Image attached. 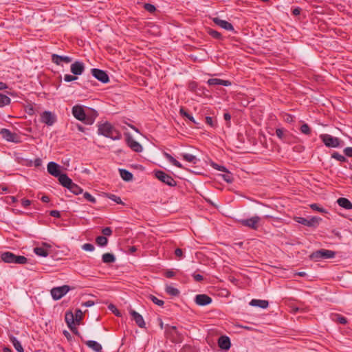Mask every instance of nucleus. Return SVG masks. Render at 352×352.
Wrapping results in <instances>:
<instances>
[{"label":"nucleus","instance_id":"obj_26","mask_svg":"<svg viewBox=\"0 0 352 352\" xmlns=\"http://www.w3.org/2000/svg\"><path fill=\"white\" fill-rule=\"evenodd\" d=\"M119 173L121 178L125 182H130L133 179V174L124 168H120Z\"/></svg>","mask_w":352,"mask_h":352},{"label":"nucleus","instance_id":"obj_35","mask_svg":"<svg viewBox=\"0 0 352 352\" xmlns=\"http://www.w3.org/2000/svg\"><path fill=\"white\" fill-rule=\"evenodd\" d=\"M224 174L220 175V176L223 178V179L228 184H230L233 182L234 178L232 174L229 172L228 170L227 171H224Z\"/></svg>","mask_w":352,"mask_h":352},{"label":"nucleus","instance_id":"obj_44","mask_svg":"<svg viewBox=\"0 0 352 352\" xmlns=\"http://www.w3.org/2000/svg\"><path fill=\"white\" fill-rule=\"evenodd\" d=\"M183 158L188 162L195 163L196 157L190 153H185L183 155Z\"/></svg>","mask_w":352,"mask_h":352},{"label":"nucleus","instance_id":"obj_37","mask_svg":"<svg viewBox=\"0 0 352 352\" xmlns=\"http://www.w3.org/2000/svg\"><path fill=\"white\" fill-rule=\"evenodd\" d=\"M205 122L207 125L210 126L212 128H216L217 126V122L216 119L210 116H206L205 118Z\"/></svg>","mask_w":352,"mask_h":352},{"label":"nucleus","instance_id":"obj_54","mask_svg":"<svg viewBox=\"0 0 352 352\" xmlns=\"http://www.w3.org/2000/svg\"><path fill=\"white\" fill-rule=\"evenodd\" d=\"M175 255L178 259H182L183 258V252L180 248H177L175 250Z\"/></svg>","mask_w":352,"mask_h":352},{"label":"nucleus","instance_id":"obj_38","mask_svg":"<svg viewBox=\"0 0 352 352\" xmlns=\"http://www.w3.org/2000/svg\"><path fill=\"white\" fill-rule=\"evenodd\" d=\"M180 113L181 115H182L183 116L186 117V118H188L190 121H191L192 122L196 124V121L194 118V117L192 116V113H190V112L186 111L184 109L182 108L180 109Z\"/></svg>","mask_w":352,"mask_h":352},{"label":"nucleus","instance_id":"obj_60","mask_svg":"<svg viewBox=\"0 0 352 352\" xmlns=\"http://www.w3.org/2000/svg\"><path fill=\"white\" fill-rule=\"evenodd\" d=\"M31 204V201L29 199H23L21 200V205L24 208L28 207Z\"/></svg>","mask_w":352,"mask_h":352},{"label":"nucleus","instance_id":"obj_41","mask_svg":"<svg viewBox=\"0 0 352 352\" xmlns=\"http://www.w3.org/2000/svg\"><path fill=\"white\" fill-rule=\"evenodd\" d=\"M331 157L341 162H345L347 161V159L344 155L336 151L332 153Z\"/></svg>","mask_w":352,"mask_h":352},{"label":"nucleus","instance_id":"obj_58","mask_svg":"<svg viewBox=\"0 0 352 352\" xmlns=\"http://www.w3.org/2000/svg\"><path fill=\"white\" fill-rule=\"evenodd\" d=\"M32 164L35 167H39L42 165V160L41 158H36L32 162Z\"/></svg>","mask_w":352,"mask_h":352},{"label":"nucleus","instance_id":"obj_27","mask_svg":"<svg viewBox=\"0 0 352 352\" xmlns=\"http://www.w3.org/2000/svg\"><path fill=\"white\" fill-rule=\"evenodd\" d=\"M86 345L96 352H100L102 349L101 344L95 340L87 341Z\"/></svg>","mask_w":352,"mask_h":352},{"label":"nucleus","instance_id":"obj_13","mask_svg":"<svg viewBox=\"0 0 352 352\" xmlns=\"http://www.w3.org/2000/svg\"><path fill=\"white\" fill-rule=\"evenodd\" d=\"M65 322L67 323L69 329L76 335L79 336V331L78 329L74 326V316L72 311H67L65 316Z\"/></svg>","mask_w":352,"mask_h":352},{"label":"nucleus","instance_id":"obj_18","mask_svg":"<svg viewBox=\"0 0 352 352\" xmlns=\"http://www.w3.org/2000/svg\"><path fill=\"white\" fill-rule=\"evenodd\" d=\"M52 61L57 65H60L62 62H65V63H71L72 61V58L67 56H60L56 54H53L52 55Z\"/></svg>","mask_w":352,"mask_h":352},{"label":"nucleus","instance_id":"obj_33","mask_svg":"<svg viewBox=\"0 0 352 352\" xmlns=\"http://www.w3.org/2000/svg\"><path fill=\"white\" fill-rule=\"evenodd\" d=\"M96 243L98 246L105 247L108 243V239L104 236H98L96 238Z\"/></svg>","mask_w":352,"mask_h":352},{"label":"nucleus","instance_id":"obj_53","mask_svg":"<svg viewBox=\"0 0 352 352\" xmlns=\"http://www.w3.org/2000/svg\"><path fill=\"white\" fill-rule=\"evenodd\" d=\"M103 236H111L112 234V230L110 227H105L102 230Z\"/></svg>","mask_w":352,"mask_h":352},{"label":"nucleus","instance_id":"obj_23","mask_svg":"<svg viewBox=\"0 0 352 352\" xmlns=\"http://www.w3.org/2000/svg\"><path fill=\"white\" fill-rule=\"evenodd\" d=\"M249 304L250 306L258 307L262 309H266L269 306V302L267 300L260 299H252Z\"/></svg>","mask_w":352,"mask_h":352},{"label":"nucleus","instance_id":"obj_3","mask_svg":"<svg viewBox=\"0 0 352 352\" xmlns=\"http://www.w3.org/2000/svg\"><path fill=\"white\" fill-rule=\"evenodd\" d=\"M261 218L257 215L253 216L249 219H243L238 220V222L243 226L249 228L254 230H257L260 226Z\"/></svg>","mask_w":352,"mask_h":352},{"label":"nucleus","instance_id":"obj_16","mask_svg":"<svg viewBox=\"0 0 352 352\" xmlns=\"http://www.w3.org/2000/svg\"><path fill=\"white\" fill-rule=\"evenodd\" d=\"M126 144L135 152L140 153L143 150L142 146L131 135L127 136Z\"/></svg>","mask_w":352,"mask_h":352},{"label":"nucleus","instance_id":"obj_42","mask_svg":"<svg viewBox=\"0 0 352 352\" xmlns=\"http://www.w3.org/2000/svg\"><path fill=\"white\" fill-rule=\"evenodd\" d=\"M74 316V322L76 321L78 324L80 323V322L82 319L83 313L80 309H76Z\"/></svg>","mask_w":352,"mask_h":352},{"label":"nucleus","instance_id":"obj_17","mask_svg":"<svg viewBox=\"0 0 352 352\" xmlns=\"http://www.w3.org/2000/svg\"><path fill=\"white\" fill-rule=\"evenodd\" d=\"M60 168V166L54 162H49L47 166L48 173L56 177H58L61 174Z\"/></svg>","mask_w":352,"mask_h":352},{"label":"nucleus","instance_id":"obj_63","mask_svg":"<svg viewBox=\"0 0 352 352\" xmlns=\"http://www.w3.org/2000/svg\"><path fill=\"white\" fill-rule=\"evenodd\" d=\"M301 10H302V9L300 8H299V7L294 8L292 10V14L294 16H298V15H299L300 14Z\"/></svg>","mask_w":352,"mask_h":352},{"label":"nucleus","instance_id":"obj_7","mask_svg":"<svg viewBox=\"0 0 352 352\" xmlns=\"http://www.w3.org/2000/svg\"><path fill=\"white\" fill-rule=\"evenodd\" d=\"M70 289L71 288L69 285H64L52 288L50 293L52 298L58 300L63 297Z\"/></svg>","mask_w":352,"mask_h":352},{"label":"nucleus","instance_id":"obj_47","mask_svg":"<svg viewBox=\"0 0 352 352\" xmlns=\"http://www.w3.org/2000/svg\"><path fill=\"white\" fill-rule=\"evenodd\" d=\"M210 165L216 170H220L222 172L227 171V168L225 166L219 165V164L213 162L212 161H210Z\"/></svg>","mask_w":352,"mask_h":352},{"label":"nucleus","instance_id":"obj_2","mask_svg":"<svg viewBox=\"0 0 352 352\" xmlns=\"http://www.w3.org/2000/svg\"><path fill=\"white\" fill-rule=\"evenodd\" d=\"M0 259L2 262L8 264H26L28 259L21 255H17L11 252H0Z\"/></svg>","mask_w":352,"mask_h":352},{"label":"nucleus","instance_id":"obj_28","mask_svg":"<svg viewBox=\"0 0 352 352\" xmlns=\"http://www.w3.org/2000/svg\"><path fill=\"white\" fill-rule=\"evenodd\" d=\"M10 340L12 342L13 346L18 352H24L23 347L21 345V342L14 336H12L10 337Z\"/></svg>","mask_w":352,"mask_h":352},{"label":"nucleus","instance_id":"obj_46","mask_svg":"<svg viewBox=\"0 0 352 352\" xmlns=\"http://www.w3.org/2000/svg\"><path fill=\"white\" fill-rule=\"evenodd\" d=\"M83 197L84 198L87 200L88 201L91 202V203H93V204H95L96 202V199L95 197H94L90 193H89L88 192H85L84 194H83Z\"/></svg>","mask_w":352,"mask_h":352},{"label":"nucleus","instance_id":"obj_29","mask_svg":"<svg viewBox=\"0 0 352 352\" xmlns=\"http://www.w3.org/2000/svg\"><path fill=\"white\" fill-rule=\"evenodd\" d=\"M212 298L206 294H199V306H206L212 302Z\"/></svg>","mask_w":352,"mask_h":352},{"label":"nucleus","instance_id":"obj_43","mask_svg":"<svg viewBox=\"0 0 352 352\" xmlns=\"http://www.w3.org/2000/svg\"><path fill=\"white\" fill-rule=\"evenodd\" d=\"M300 130L301 133H302L303 134L307 135H309L311 133V128L309 127V126L307 124H303L300 126Z\"/></svg>","mask_w":352,"mask_h":352},{"label":"nucleus","instance_id":"obj_14","mask_svg":"<svg viewBox=\"0 0 352 352\" xmlns=\"http://www.w3.org/2000/svg\"><path fill=\"white\" fill-rule=\"evenodd\" d=\"M85 69V63L80 60H76L70 66L71 72L76 76L82 74Z\"/></svg>","mask_w":352,"mask_h":352},{"label":"nucleus","instance_id":"obj_10","mask_svg":"<svg viewBox=\"0 0 352 352\" xmlns=\"http://www.w3.org/2000/svg\"><path fill=\"white\" fill-rule=\"evenodd\" d=\"M91 74L96 79L103 84L108 83L110 80L107 73L102 69L93 68L91 69Z\"/></svg>","mask_w":352,"mask_h":352},{"label":"nucleus","instance_id":"obj_57","mask_svg":"<svg viewBox=\"0 0 352 352\" xmlns=\"http://www.w3.org/2000/svg\"><path fill=\"white\" fill-rule=\"evenodd\" d=\"M50 214L53 217H56V218H59L60 217V211L58 210H51L50 212Z\"/></svg>","mask_w":352,"mask_h":352},{"label":"nucleus","instance_id":"obj_9","mask_svg":"<svg viewBox=\"0 0 352 352\" xmlns=\"http://www.w3.org/2000/svg\"><path fill=\"white\" fill-rule=\"evenodd\" d=\"M295 221L300 224L308 227H316L322 220L320 217H313L311 219H306L301 217H295Z\"/></svg>","mask_w":352,"mask_h":352},{"label":"nucleus","instance_id":"obj_62","mask_svg":"<svg viewBox=\"0 0 352 352\" xmlns=\"http://www.w3.org/2000/svg\"><path fill=\"white\" fill-rule=\"evenodd\" d=\"M109 309L111 310L116 316H120L119 311L116 309V307L113 305H110L109 306Z\"/></svg>","mask_w":352,"mask_h":352},{"label":"nucleus","instance_id":"obj_39","mask_svg":"<svg viewBox=\"0 0 352 352\" xmlns=\"http://www.w3.org/2000/svg\"><path fill=\"white\" fill-rule=\"evenodd\" d=\"M148 298L151 300L154 304L162 307L164 304V300L157 298L156 296L151 294L148 296Z\"/></svg>","mask_w":352,"mask_h":352},{"label":"nucleus","instance_id":"obj_48","mask_svg":"<svg viewBox=\"0 0 352 352\" xmlns=\"http://www.w3.org/2000/svg\"><path fill=\"white\" fill-rule=\"evenodd\" d=\"M144 8L150 13H153L155 11V6L151 3H144Z\"/></svg>","mask_w":352,"mask_h":352},{"label":"nucleus","instance_id":"obj_51","mask_svg":"<svg viewBox=\"0 0 352 352\" xmlns=\"http://www.w3.org/2000/svg\"><path fill=\"white\" fill-rule=\"evenodd\" d=\"M78 79V77L75 75L65 74L64 76V80L67 82H69Z\"/></svg>","mask_w":352,"mask_h":352},{"label":"nucleus","instance_id":"obj_55","mask_svg":"<svg viewBox=\"0 0 352 352\" xmlns=\"http://www.w3.org/2000/svg\"><path fill=\"white\" fill-rule=\"evenodd\" d=\"M164 156L170 163L172 164L174 163L175 159L171 155L165 152L164 153Z\"/></svg>","mask_w":352,"mask_h":352},{"label":"nucleus","instance_id":"obj_32","mask_svg":"<svg viewBox=\"0 0 352 352\" xmlns=\"http://www.w3.org/2000/svg\"><path fill=\"white\" fill-rule=\"evenodd\" d=\"M166 292L172 296H177L179 294V291L177 288L173 287L171 285H166L165 288Z\"/></svg>","mask_w":352,"mask_h":352},{"label":"nucleus","instance_id":"obj_12","mask_svg":"<svg viewBox=\"0 0 352 352\" xmlns=\"http://www.w3.org/2000/svg\"><path fill=\"white\" fill-rule=\"evenodd\" d=\"M0 135L1 137L8 142L17 143L19 142V135L15 133L11 132L9 129H1L0 130Z\"/></svg>","mask_w":352,"mask_h":352},{"label":"nucleus","instance_id":"obj_8","mask_svg":"<svg viewBox=\"0 0 352 352\" xmlns=\"http://www.w3.org/2000/svg\"><path fill=\"white\" fill-rule=\"evenodd\" d=\"M155 176L162 182L167 184L169 186H176V182L174 179L169 175L166 174L165 172L158 170L154 171Z\"/></svg>","mask_w":352,"mask_h":352},{"label":"nucleus","instance_id":"obj_22","mask_svg":"<svg viewBox=\"0 0 352 352\" xmlns=\"http://www.w3.org/2000/svg\"><path fill=\"white\" fill-rule=\"evenodd\" d=\"M58 178L60 184L65 188H69L73 183L72 180L65 173H61Z\"/></svg>","mask_w":352,"mask_h":352},{"label":"nucleus","instance_id":"obj_24","mask_svg":"<svg viewBox=\"0 0 352 352\" xmlns=\"http://www.w3.org/2000/svg\"><path fill=\"white\" fill-rule=\"evenodd\" d=\"M337 203L340 207L346 210L352 209V203L346 198L340 197L337 199Z\"/></svg>","mask_w":352,"mask_h":352},{"label":"nucleus","instance_id":"obj_31","mask_svg":"<svg viewBox=\"0 0 352 352\" xmlns=\"http://www.w3.org/2000/svg\"><path fill=\"white\" fill-rule=\"evenodd\" d=\"M207 33L211 36L213 38L217 39V40H222L223 36L221 34L214 30H212L210 28H208L206 29Z\"/></svg>","mask_w":352,"mask_h":352},{"label":"nucleus","instance_id":"obj_50","mask_svg":"<svg viewBox=\"0 0 352 352\" xmlns=\"http://www.w3.org/2000/svg\"><path fill=\"white\" fill-rule=\"evenodd\" d=\"M336 318L334 320H336L340 324H346L348 322L347 319L341 315H338V314L336 315Z\"/></svg>","mask_w":352,"mask_h":352},{"label":"nucleus","instance_id":"obj_64","mask_svg":"<svg viewBox=\"0 0 352 352\" xmlns=\"http://www.w3.org/2000/svg\"><path fill=\"white\" fill-rule=\"evenodd\" d=\"M294 116L289 114H286L285 116V120L289 123L294 122Z\"/></svg>","mask_w":352,"mask_h":352},{"label":"nucleus","instance_id":"obj_30","mask_svg":"<svg viewBox=\"0 0 352 352\" xmlns=\"http://www.w3.org/2000/svg\"><path fill=\"white\" fill-rule=\"evenodd\" d=\"M34 252L39 256L47 257L49 255V252L43 247H36L34 248Z\"/></svg>","mask_w":352,"mask_h":352},{"label":"nucleus","instance_id":"obj_15","mask_svg":"<svg viewBox=\"0 0 352 352\" xmlns=\"http://www.w3.org/2000/svg\"><path fill=\"white\" fill-rule=\"evenodd\" d=\"M129 314L132 317V319L135 322L136 324L140 328H145L146 323L141 314L133 309L129 311Z\"/></svg>","mask_w":352,"mask_h":352},{"label":"nucleus","instance_id":"obj_36","mask_svg":"<svg viewBox=\"0 0 352 352\" xmlns=\"http://www.w3.org/2000/svg\"><path fill=\"white\" fill-rule=\"evenodd\" d=\"M10 98L3 94H0V107L8 105L10 103Z\"/></svg>","mask_w":352,"mask_h":352},{"label":"nucleus","instance_id":"obj_40","mask_svg":"<svg viewBox=\"0 0 352 352\" xmlns=\"http://www.w3.org/2000/svg\"><path fill=\"white\" fill-rule=\"evenodd\" d=\"M107 197L112 200L113 201L116 202L118 204H122L124 205V202L122 201L121 198L114 194H107Z\"/></svg>","mask_w":352,"mask_h":352},{"label":"nucleus","instance_id":"obj_34","mask_svg":"<svg viewBox=\"0 0 352 352\" xmlns=\"http://www.w3.org/2000/svg\"><path fill=\"white\" fill-rule=\"evenodd\" d=\"M74 195H79L82 192V189L76 184L72 183L69 188H67Z\"/></svg>","mask_w":352,"mask_h":352},{"label":"nucleus","instance_id":"obj_49","mask_svg":"<svg viewBox=\"0 0 352 352\" xmlns=\"http://www.w3.org/2000/svg\"><path fill=\"white\" fill-rule=\"evenodd\" d=\"M82 249L85 251L92 252L94 250L95 247L91 243H85L82 245Z\"/></svg>","mask_w":352,"mask_h":352},{"label":"nucleus","instance_id":"obj_45","mask_svg":"<svg viewBox=\"0 0 352 352\" xmlns=\"http://www.w3.org/2000/svg\"><path fill=\"white\" fill-rule=\"evenodd\" d=\"M276 135L280 140L283 141L285 138V131L283 129H276Z\"/></svg>","mask_w":352,"mask_h":352},{"label":"nucleus","instance_id":"obj_61","mask_svg":"<svg viewBox=\"0 0 352 352\" xmlns=\"http://www.w3.org/2000/svg\"><path fill=\"white\" fill-rule=\"evenodd\" d=\"M175 273L173 270H167L165 272V276L168 278L173 277L175 276Z\"/></svg>","mask_w":352,"mask_h":352},{"label":"nucleus","instance_id":"obj_59","mask_svg":"<svg viewBox=\"0 0 352 352\" xmlns=\"http://www.w3.org/2000/svg\"><path fill=\"white\" fill-rule=\"evenodd\" d=\"M94 304H95L94 301L87 300L86 302H82L81 306L89 307L94 305Z\"/></svg>","mask_w":352,"mask_h":352},{"label":"nucleus","instance_id":"obj_1","mask_svg":"<svg viewBox=\"0 0 352 352\" xmlns=\"http://www.w3.org/2000/svg\"><path fill=\"white\" fill-rule=\"evenodd\" d=\"M98 133L113 140H120L122 137L120 132L116 129L112 124L108 122L99 123L98 125Z\"/></svg>","mask_w":352,"mask_h":352},{"label":"nucleus","instance_id":"obj_52","mask_svg":"<svg viewBox=\"0 0 352 352\" xmlns=\"http://www.w3.org/2000/svg\"><path fill=\"white\" fill-rule=\"evenodd\" d=\"M310 207L314 210L320 212H326V210L323 208L320 207L317 204H311Z\"/></svg>","mask_w":352,"mask_h":352},{"label":"nucleus","instance_id":"obj_5","mask_svg":"<svg viewBox=\"0 0 352 352\" xmlns=\"http://www.w3.org/2000/svg\"><path fill=\"white\" fill-rule=\"evenodd\" d=\"M336 256V252L332 250L320 249L315 251L310 255V258L315 261H319L324 258H332Z\"/></svg>","mask_w":352,"mask_h":352},{"label":"nucleus","instance_id":"obj_19","mask_svg":"<svg viewBox=\"0 0 352 352\" xmlns=\"http://www.w3.org/2000/svg\"><path fill=\"white\" fill-rule=\"evenodd\" d=\"M217 343L219 347L223 351L229 350L231 346L230 339L226 336H220L218 339Z\"/></svg>","mask_w":352,"mask_h":352},{"label":"nucleus","instance_id":"obj_11","mask_svg":"<svg viewBox=\"0 0 352 352\" xmlns=\"http://www.w3.org/2000/svg\"><path fill=\"white\" fill-rule=\"evenodd\" d=\"M41 122L47 126H52L56 122V116L50 111H45L41 114Z\"/></svg>","mask_w":352,"mask_h":352},{"label":"nucleus","instance_id":"obj_21","mask_svg":"<svg viewBox=\"0 0 352 352\" xmlns=\"http://www.w3.org/2000/svg\"><path fill=\"white\" fill-rule=\"evenodd\" d=\"M207 83L210 86L222 85L225 87L230 86L232 82L230 80H222L219 78L208 79Z\"/></svg>","mask_w":352,"mask_h":352},{"label":"nucleus","instance_id":"obj_56","mask_svg":"<svg viewBox=\"0 0 352 352\" xmlns=\"http://www.w3.org/2000/svg\"><path fill=\"white\" fill-rule=\"evenodd\" d=\"M344 155L347 157H352V147H346L343 150Z\"/></svg>","mask_w":352,"mask_h":352},{"label":"nucleus","instance_id":"obj_6","mask_svg":"<svg viewBox=\"0 0 352 352\" xmlns=\"http://www.w3.org/2000/svg\"><path fill=\"white\" fill-rule=\"evenodd\" d=\"M320 138L324 145L327 147L338 148L340 146L341 140L329 134H322Z\"/></svg>","mask_w":352,"mask_h":352},{"label":"nucleus","instance_id":"obj_20","mask_svg":"<svg viewBox=\"0 0 352 352\" xmlns=\"http://www.w3.org/2000/svg\"><path fill=\"white\" fill-rule=\"evenodd\" d=\"M214 23L221 28L228 30V31H234V27L232 23L226 21L225 20L220 19L217 17L213 19Z\"/></svg>","mask_w":352,"mask_h":352},{"label":"nucleus","instance_id":"obj_25","mask_svg":"<svg viewBox=\"0 0 352 352\" xmlns=\"http://www.w3.org/2000/svg\"><path fill=\"white\" fill-rule=\"evenodd\" d=\"M116 260L115 255L112 253H104L102 255V261L106 264L113 263Z\"/></svg>","mask_w":352,"mask_h":352},{"label":"nucleus","instance_id":"obj_4","mask_svg":"<svg viewBox=\"0 0 352 352\" xmlns=\"http://www.w3.org/2000/svg\"><path fill=\"white\" fill-rule=\"evenodd\" d=\"M72 114L78 120L85 124H91L93 120L87 118L83 107L80 105H75L72 107Z\"/></svg>","mask_w":352,"mask_h":352}]
</instances>
